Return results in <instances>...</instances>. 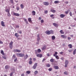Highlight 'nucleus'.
I'll return each instance as SVG.
<instances>
[{
  "instance_id": "1",
  "label": "nucleus",
  "mask_w": 76,
  "mask_h": 76,
  "mask_svg": "<svg viewBox=\"0 0 76 76\" xmlns=\"http://www.w3.org/2000/svg\"><path fill=\"white\" fill-rule=\"evenodd\" d=\"M16 55L18 57H24V56L25 55L24 54L21 53H16Z\"/></svg>"
},
{
  "instance_id": "2",
  "label": "nucleus",
  "mask_w": 76,
  "mask_h": 76,
  "mask_svg": "<svg viewBox=\"0 0 76 76\" xmlns=\"http://www.w3.org/2000/svg\"><path fill=\"white\" fill-rule=\"evenodd\" d=\"M13 42L11 41V42L10 43V49H12L13 48Z\"/></svg>"
},
{
  "instance_id": "3",
  "label": "nucleus",
  "mask_w": 76,
  "mask_h": 76,
  "mask_svg": "<svg viewBox=\"0 0 76 76\" xmlns=\"http://www.w3.org/2000/svg\"><path fill=\"white\" fill-rule=\"evenodd\" d=\"M37 41L39 42L40 41V38L39 37V34H38L37 36Z\"/></svg>"
},
{
  "instance_id": "4",
  "label": "nucleus",
  "mask_w": 76,
  "mask_h": 76,
  "mask_svg": "<svg viewBox=\"0 0 76 76\" xmlns=\"http://www.w3.org/2000/svg\"><path fill=\"white\" fill-rule=\"evenodd\" d=\"M37 66V63H35L34 65L33 66L32 68L34 69H35L36 67Z\"/></svg>"
},
{
  "instance_id": "5",
  "label": "nucleus",
  "mask_w": 76,
  "mask_h": 76,
  "mask_svg": "<svg viewBox=\"0 0 76 76\" xmlns=\"http://www.w3.org/2000/svg\"><path fill=\"white\" fill-rule=\"evenodd\" d=\"M61 37L64 39H67V36L64 35H61Z\"/></svg>"
},
{
  "instance_id": "6",
  "label": "nucleus",
  "mask_w": 76,
  "mask_h": 76,
  "mask_svg": "<svg viewBox=\"0 0 76 76\" xmlns=\"http://www.w3.org/2000/svg\"><path fill=\"white\" fill-rule=\"evenodd\" d=\"M43 3L44 5L45 6H48L49 5V3L48 2H44Z\"/></svg>"
},
{
  "instance_id": "7",
  "label": "nucleus",
  "mask_w": 76,
  "mask_h": 76,
  "mask_svg": "<svg viewBox=\"0 0 76 76\" xmlns=\"http://www.w3.org/2000/svg\"><path fill=\"white\" fill-rule=\"evenodd\" d=\"M45 33L48 35H50L51 34V32L49 30L46 31Z\"/></svg>"
},
{
  "instance_id": "8",
  "label": "nucleus",
  "mask_w": 76,
  "mask_h": 76,
  "mask_svg": "<svg viewBox=\"0 0 76 76\" xmlns=\"http://www.w3.org/2000/svg\"><path fill=\"white\" fill-rule=\"evenodd\" d=\"M37 57H39L40 58H41V57H42V54H38L37 55Z\"/></svg>"
},
{
  "instance_id": "9",
  "label": "nucleus",
  "mask_w": 76,
  "mask_h": 76,
  "mask_svg": "<svg viewBox=\"0 0 76 76\" xmlns=\"http://www.w3.org/2000/svg\"><path fill=\"white\" fill-rule=\"evenodd\" d=\"M13 15H14V16H20L19 14L15 13H14L13 14Z\"/></svg>"
},
{
  "instance_id": "10",
  "label": "nucleus",
  "mask_w": 76,
  "mask_h": 76,
  "mask_svg": "<svg viewBox=\"0 0 76 76\" xmlns=\"http://www.w3.org/2000/svg\"><path fill=\"white\" fill-rule=\"evenodd\" d=\"M53 26H55V27H58V25L56 23H53Z\"/></svg>"
},
{
  "instance_id": "11",
  "label": "nucleus",
  "mask_w": 76,
  "mask_h": 76,
  "mask_svg": "<svg viewBox=\"0 0 76 76\" xmlns=\"http://www.w3.org/2000/svg\"><path fill=\"white\" fill-rule=\"evenodd\" d=\"M1 24L2 26H5V25L4 24V23L3 22V21H2L1 22Z\"/></svg>"
},
{
  "instance_id": "12",
  "label": "nucleus",
  "mask_w": 76,
  "mask_h": 76,
  "mask_svg": "<svg viewBox=\"0 0 76 76\" xmlns=\"http://www.w3.org/2000/svg\"><path fill=\"white\" fill-rule=\"evenodd\" d=\"M65 16L66 15L63 14H61L60 15V17H61V18H64V17H65Z\"/></svg>"
},
{
  "instance_id": "13",
  "label": "nucleus",
  "mask_w": 76,
  "mask_h": 76,
  "mask_svg": "<svg viewBox=\"0 0 76 76\" xmlns=\"http://www.w3.org/2000/svg\"><path fill=\"white\" fill-rule=\"evenodd\" d=\"M54 69H56V70H57L58 69H59V67H58V66H54Z\"/></svg>"
},
{
  "instance_id": "14",
  "label": "nucleus",
  "mask_w": 76,
  "mask_h": 76,
  "mask_svg": "<svg viewBox=\"0 0 76 76\" xmlns=\"http://www.w3.org/2000/svg\"><path fill=\"white\" fill-rule=\"evenodd\" d=\"M14 51L15 52H16L17 53H20V52L21 51L20 50L18 49H15L14 50Z\"/></svg>"
},
{
  "instance_id": "15",
  "label": "nucleus",
  "mask_w": 76,
  "mask_h": 76,
  "mask_svg": "<svg viewBox=\"0 0 76 76\" xmlns=\"http://www.w3.org/2000/svg\"><path fill=\"white\" fill-rule=\"evenodd\" d=\"M28 22L30 23H32V20H31V18H29L28 19Z\"/></svg>"
},
{
  "instance_id": "16",
  "label": "nucleus",
  "mask_w": 76,
  "mask_h": 76,
  "mask_svg": "<svg viewBox=\"0 0 76 76\" xmlns=\"http://www.w3.org/2000/svg\"><path fill=\"white\" fill-rule=\"evenodd\" d=\"M36 12H35L34 11H33L32 12V15H33V16H35V15Z\"/></svg>"
},
{
  "instance_id": "17",
  "label": "nucleus",
  "mask_w": 76,
  "mask_h": 76,
  "mask_svg": "<svg viewBox=\"0 0 76 76\" xmlns=\"http://www.w3.org/2000/svg\"><path fill=\"white\" fill-rule=\"evenodd\" d=\"M15 36L18 38V37H19V35L17 33H15Z\"/></svg>"
},
{
  "instance_id": "18",
  "label": "nucleus",
  "mask_w": 76,
  "mask_h": 76,
  "mask_svg": "<svg viewBox=\"0 0 76 76\" xmlns=\"http://www.w3.org/2000/svg\"><path fill=\"white\" fill-rule=\"evenodd\" d=\"M5 67L6 69H9L10 68V66L9 65H6L5 66Z\"/></svg>"
},
{
  "instance_id": "19",
  "label": "nucleus",
  "mask_w": 76,
  "mask_h": 76,
  "mask_svg": "<svg viewBox=\"0 0 76 76\" xmlns=\"http://www.w3.org/2000/svg\"><path fill=\"white\" fill-rule=\"evenodd\" d=\"M50 11L51 12H53V13H55L56 12V10L52 9L50 10Z\"/></svg>"
},
{
  "instance_id": "20",
  "label": "nucleus",
  "mask_w": 76,
  "mask_h": 76,
  "mask_svg": "<svg viewBox=\"0 0 76 76\" xmlns=\"http://www.w3.org/2000/svg\"><path fill=\"white\" fill-rule=\"evenodd\" d=\"M52 40H54L56 39V37L54 36H53L51 37Z\"/></svg>"
},
{
  "instance_id": "21",
  "label": "nucleus",
  "mask_w": 76,
  "mask_h": 76,
  "mask_svg": "<svg viewBox=\"0 0 76 76\" xmlns=\"http://www.w3.org/2000/svg\"><path fill=\"white\" fill-rule=\"evenodd\" d=\"M60 32L61 34H64V32L63 31V30H61L60 31Z\"/></svg>"
},
{
  "instance_id": "22",
  "label": "nucleus",
  "mask_w": 76,
  "mask_h": 76,
  "mask_svg": "<svg viewBox=\"0 0 76 76\" xmlns=\"http://www.w3.org/2000/svg\"><path fill=\"white\" fill-rule=\"evenodd\" d=\"M20 6L21 7V9H22L24 8V6H23V5L22 4H21Z\"/></svg>"
},
{
  "instance_id": "23",
  "label": "nucleus",
  "mask_w": 76,
  "mask_h": 76,
  "mask_svg": "<svg viewBox=\"0 0 76 76\" xmlns=\"http://www.w3.org/2000/svg\"><path fill=\"white\" fill-rule=\"evenodd\" d=\"M45 48H46V46L45 45L42 48V50H44Z\"/></svg>"
},
{
  "instance_id": "24",
  "label": "nucleus",
  "mask_w": 76,
  "mask_h": 76,
  "mask_svg": "<svg viewBox=\"0 0 76 76\" xmlns=\"http://www.w3.org/2000/svg\"><path fill=\"white\" fill-rule=\"evenodd\" d=\"M69 47V48H72V44H69L68 45Z\"/></svg>"
},
{
  "instance_id": "25",
  "label": "nucleus",
  "mask_w": 76,
  "mask_h": 76,
  "mask_svg": "<svg viewBox=\"0 0 76 76\" xmlns=\"http://www.w3.org/2000/svg\"><path fill=\"white\" fill-rule=\"evenodd\" d=\"M1 53L3 56H4V52H3V50H2L1 51Z\"/></svg>"
},
{
  "instance_id": "26",
  "label": "nucleus",
  "mask_w": 76,
  "mask_h": 76,
  "mask_svg": "<svg viewBox=\"0 0 76 76\" xmlns=\"http://www.w3.org/2000/svg\"><path fill=\"white\" fill-rule=\"evenodd\" d=\"M65 64H69V61L67 60H65Z\"/></svg>"
},
{
  "instance_id": "27",
  "label": "nucleus",
  "mask_w": 76,
  "mask_h": 76,
  "mask_svg": "<svg viewBox=\"0 0 76 76\" xmlns=\"http://www.w3.org/2000/svg\"><path fill=\"white\" fill-rule=\"evenodd\" d=\"M41 52V50H40V49H38L37 50V53H40Z\"/></svg>"
},
{
  "instance_id": "28",
  "label": "nucleus",
  "mask_w": 76,
  "mask_h": 76,
  "mask_svg": "<svg viewBox=\"0 0 76 76\" xmlns=\"http://www.w3.org/2000/svg\"><path fill=\"white\" fill-rule=\"evenodd\" d=\"M54 3H55V4H57V3H60V2H59L58 1H55Z\"/></svg>"
},
{
  "instance_id": "29",
  "label": "nucleus",
  "mask_w": 76,
  "mask_h": 76,
  "mask_svg": "<svg viewBox=\"0 0 76 76\" xmlns=\"http://www.w3.org/2000/svg\"><path fill=\"white\" fill-rule=\"evenodd\" d=\"M76 53V49H75L73 51V54H74V55H75Z\"/></svg>"
},
{
  "instance_id": "30",
  "label": "nucleus",
  "mask_w": 76,
  "mask_h": 76,
  "mask_svg": "<svg viewBox=\"0 0 76 76\" xmlns=\"http://www.w3.org/2000/svg\"><path fill=\"white\" fill-rule=\"evenodd\" d=\"M57 54H58V53H57V52H55V54H53V56H54V57H55V56H56V55H57Z\"/></svg>"
},
{
  "instance_id": "31",
  "label": "nucleus",
  "mask_w": 76,
  "mask_h": 76,
  "mask_svg": "<svg viewBox=\"0 0 76 76\" xmlns=\"http://www.w3.org/2000/svg\"><path fill=\"white\" fill-rule=\"evenodd\" d=\"M46 66L48 67H50V64H46Z\"/></svg>"
},
{
  "instance_id": "32",
  "label": "nucleus",
  "mask_w": 76,
  "mask_h": 76,
  "mask_svg": "<svg viewBox=\"0 0 76 76\" xmlns=\"http://www.w3.org/2000/svg\"><path fill=\"white\" fill-rule=\"evenodd\" d=\"M27 74H30L31 73V72L29 71H27L26 72Z\"/></svg>"
},
{
  "instance_id": "33",
  "label": "nucleus",
  "mask_w": 76,
  "mask_h": 76,
  "mask_svg": "<svg viewBox=\"0 0 76 76\" xmlns=\"http://www.w3.org/2000/svg\"><path fill=\"white\" fill-rule=\"evenodd\" d=\"M5 11L6 12H7L8 13L9 12L10 10H9V9H7L5 10Z\"/></svg>"
},
{
  "instance_id": "34",
  "label": "nucleus",
  "mask_w": 76,
  "mask_h": 76,
  "mask_svg": "<svg viewBox=\"0 0 76 76\" xmlns=\"http://www.w3.org/2000/svg\"><path fill=\"white\" fill-rule=\"evenodd\" d=\"M50 62H54V59L51 58L50 59Z\"/></svg>"
},
{
  "instance_id": "35",
  "label": "nucleus",
  "mask_w": 76,
  "mask_h": 76,
  "mask_svg": "<svg viewBox=\"0 0 76 76\" xmlns=\"http://www.w3.org/2000/svg\"><path fill=\"white\" fill-rule=\"evenodd\" d=\"M50 32L51 34H54V31H53V30H51L50 31Z\"/></svg>"
},
{
  "instance_id": "36",
  "label": "nucleus",
  "mask_w": 76,
  "mask_h": 76,
  "mask_svg": "<svg viewBox=\"0 0 76 76\" xmlns=\"http://www.w3.org/2000/svg\"><path fill=\"white\" fill-rule=\"evenodd\" d=\"M28 55L26 54V55L25 56L24 58L25 59H26V58H28Z\"/></svg>"
},
{
  "instance_id": "37",
  "label": "nucleus",
  "mask_w": 76,
  "mask_h": 76,
  "mask_svg": "<svg viewBox=\"0 0 76 76\" xmlns=\"http://www.w3.org/2000/svg\"><path fill=\"white\" fill-rule=\"evenodd\" d=\"M38 73V72L37 71H36L34 72V74L35 75H37Z\"/></svg>"
},
{
  "instance_id": "38",
  "label": "nucleus",
  "mask_w": 76,
  "mask_h": 76,
  "mask_svg": "<svg viewBox=\"0 0 76 76\" xmlns=\"http://www.w3.org/2000/svg\"><path fill=\"white\" fill-rule=\"evenodd\" d=\"M32 63V62L31 61H30L29 62V64H31Z\"/></svg>"
},
{
  "instance_id": "39",
  "label": "nucleus",
  "mask_w": 76,
  "mask_h": 76,
  "mask_svg": "<svg viewBox=\"0 0 76 76\" xmlns=\"http://www.w3.org/2000/svg\"><path fill=\"white\" fill-rule=\"evenodd\" d=\"M64 74L66 75H68V73L66 72H64Z\"/></svg>"
},
{
  "instance_id": "40",
  "label": "nucleus",
  "mask_w": 76,
  "mask_h": 76,
  "mask_svg": "<svg viewBox=\"0 0 76 76\" xmlns=\"http://www.w3.org/2000/svg\"><path fill=\"white\" fill-rule=\"evenodd\" d=\"M10 2L11 3H13V0H10Z\"/></svg>"
},
{
  "instance_id": "41",
  "label": "nucleus",
  "mask_w": 76,
  "mask_h": 76,
  "mask_svg": "<svg viewBox=\"0 0 76 76\" xmlns=\"http://www.w3.org/2000/svg\"><path fill=\"white\" fill-rule=\"evenodd\" d=\"M8 14H7V16H9L10 17V16H11V15H10V12H8Z\"/></svg>"
},
{
  "instance_id": "42",
  "label": "nucleus",
  "mask_w": 76,
  "mask_h": 76,
  "mask_svg": "<svg viewBox=\"0 0 76 76\" xmlns=\"http://www.w3.org/2000/svg\"><path fill=\"white\" fill-rule=\"evenodd\" d=\"M45 13V14H47L48 13V11L46 10L44 12Z\"/></svg>"
},
{
  "instance_id": "43",
  "label": "nucleus",
  "mask_w": 76,
  "mask_h": 76,
  "mask_svg": "<svg viewBox=\"0 0 76 76\" xmlns=\"http://www.w3.org/2000/svg\"><path fill=\"white\" fill-rule=\"evenodd\" d=\"M55 57L57 59H59V57H58V56H56Z\"/></svg>"
},
{
  "instance_id": "44",
  "label": "nucleus",
  "mask_w": 76,
  "mask_h": 76,
  "mask_svg": "<svg viewBox=\"0 0 76 76\" xmlns=\"http://www.w3.org/2000/svg\"><path fill=\"white\" fill-rule=\"evenodd\" d=\"M44 20L43 19H42L41 20V23H44Z\"/></svg>"
},
{
  "instance_id": "45",
  "label": "nucleus",
  "mask_w": 76,
  "mask_h": 76,
  "mask_svg": "<svg viewBox=\"0 0 76 76\" xmlns=\"http://www.w3.org/2000/svg\"><path fill=\"white\" fill-rule=\"evenodd\" d=\"M69 14L70 16H72V12H70L69 13Z\"/></svg>"
},
{
  "instance_id": "46",
  "label": "nucleus",
  "mask_w": 76,
  "mask_h": 76,
  "mask_svg": "<svg viewBox=\"0 0 76 76\" xmlns=\"http://www.w3.org/2000/svg\"><path fill=\"white\" fill-rule=\"evenodd\" d=\"M15 27L16 28H19V25H16L15 26Z\"/></svg>"
},
{
  "instance_id": "47",
  "label": "nucleus",
  "mask_w": 76,
  "mask_h": 76,
  "mask_svg": "<svg viewBox=\"0 0 76 76\" xmlns=\"http://www.w3.org/2000/svg\"><path fill=\"white\" fill-rule=\"evenodd\" d=\"M50 18H53V16H54V15L53 14H52L50 16Z\"/></svg>"
},
{
  "instance_id": "48",
  "label": "nucleus",
  "mask_w": 76,
  "mask_h": 76,
  "mask_svg": "<svg viewBox=\"0 0 76 76\" xmlns=\"http://www.w3.org/2000/svg\"><path fill=\"white\" fill-rule=\"evenodd\" d=\"M16 9L17 10H19V7H17Z\"/></svg>"
},
{
  "instance_id": "49",
  "label": "nucleus",
  "mask_w": 76,
  "mask_h": 76,
  "mask_svg": "<svg viewBox=\"0 0 76 76\" xmlns=\"http://www.w3.org/2000/svg\"><path fill=\"white\" fill-rule=\"evenodd\" d=\"M65 14L66 15H67V14H68V13H69V12L67 11H65Z\"/></svg>"
},
{
  "instance_id": "50",
  "label": "nucleus",
  "mask_w": 76,
  "mask_h": 76,
  "mask_svg": "<svg viewBox=\"0 0 76 76\" xmlns=\"http://www.w3.org/2000/svg\"><path fill=\"white\" fill-rule=\"evenodd\" d=\"M35 53L36 54H38V51L37 50H35Z\"/></svg>"
},
{
  "instance_id": "51",
  "label": "nucleus",
  "mask_w": 76,
  "mask_h": 76,
  "mask_svg": "<svg viewBox=\"0 0 76 76\" xmlns=\"http://www.w3.org/2000/svg\"><path fill=\"white\" fill-rule=\"evenodd\" d=\"M49 71H51L52 70V68H49L48 69Z\"/></svg>"
},
{
  "instance_id": "52",
  "label": "nucleus",
  "mask_w": 76,
  "mask_h": 76,
  "mask_svg": "<svg viewBox=\"0 0 76 76\" xmlns=\"http://www.w3.org/2000/svg\"><path fill=\"white\" fill-rule=\"evenodd\" d=\"M68 40H70V39H71V38H70V37H68Z\"/></svg>"
},
{
  "instance_id": "53",
  "label": "nucleus",
  "mask_w": 76,
  "mask_h": 76,
  "mask_svg": "<svg viewBox=\"0 0 76 76\" xmlns=\"http://www.w3.org/2000/svg\"><path fill=\"white\" fill-rule=\"evenodd\" d=\"M13 58H16V56H15V55H13Z\"/></svg>"
},
{
  "instance_id": "54",
  "label": "nucleus",
  "mask_w": 76,
  "mask_h": 76,
  "mask_svg": "<svg viewBox=\"0 0 76 76\" xmlns=\"http://www.w3.org/2000/svg\"><path fill=\"white\" fill-rule=\"evenodd\" d=\"M45 58H44L42 61V62H44V61H45Z\"/></svg>"
},
{
  "instance_id": "55",
  "label": "nucleus",
  "mask_w": 76,
  "mask_h": 76,
  "mask_svg": "<svg viewBox=\"0 0 76 76\" xmlns=\"http://www.w3.org/2000/svg\"><path fill=\"white\" fill-rule=\"evenodd\" d=\"M67 64H65V67H67Z\"/></svg>"
},
{
  "instance_id": "56",
  "label": "nucleus",
  "mask_w": 76,
  "mask_h": 76,
  "mask_svg": "<svg viewBox=\"0 0 76 76\" xmlns=\"http://www.w3.org/2000/svg\"><path fill=\"white\" fill-rule=\"evenodd\" d=\"M3 58H4V59H6V56H3Z\"/></svg>"
},
{
  "instance_id": "57",
  "label": "nucleus",
  "mask_w": 76,
  "mask_h": 76,
  "mask_svg": "<svg viewBox=\"0 0 76 76\" xmlns=\"http://www.w3.org/2000/svg\"><path fill=\"white\" fill-rule=\"evenodd\" d=\"M16 60H17V58H16L14 60L15 62H16Z\"/></svg>"
},
{
  "instance_id": "58",
  "label": "nucleus",
  "mask_w": 76,
  "mask_h": 76,
  "mask_svg": "<svg viewBox=\"0 0 76 76\" xmlns=\"http://www.w3.org/2000/svg\"><path fill=\"white\" fill-rule=\"evenodd\" d=\"M68 51H69V53H71V52H72V50H68Z\"/></svg>"
},
{
  "instance_id": "59",
  "label": "nucleus",
  "mask_w": 76,
  "mask_h": 76,
  "mask_svg": "<svg viewBox=\"0 0 76 76\" xmlns=\"http://www.w3.org/2000/svg\"><path fill=\"white\" fill-rule=\"evenodd\" d=\"M26 23V24H28V21H25Z\"/></svg>"
},
{
  "instance_id": "60",
  "label": "nucleus",
  "mask_w": 76,
  "mask_h": 76,
  "mask_svg": "<svg viewBox=\"0 0 76 76\" xmlns=\"http://www.w3.org/2000/svg\"><path fill=\"white\" fill-rule=\"evenodd\" d=\"M0 44H3V42L1 41L0 40Z\"/></svg>"
},
{
  "instance_id": "61",
  "label": "nucleus",
  "mask_w": 76,
  "mask_h": 76,
  "mask_svg": "<svg viewBox=\"0 0 76 76\" xmlns=\"http://www.w3.org/2000/svg\"><path fill=\"white\" fill-rule=\"evenodd\" d=\"M47 56L49 57V56H50V54H49V53H48L47 54Z\"/></svg>"
},
{
  "instance_id": "62",
  "label": "nucleus",
  "mask_w": 76,
  "mask_h": 76,
  "mask_svg": "<svg viewBox=\"0 0 76 76\" xmlns=\"http://www.w3.org/2000/svg\"><path fill=\"white\" fill-rule=\"evenodd\" d=\"M33 61H36V59L35 58H33Z\"/></svg>"
},
{
  "instance_id": "63",
  "label": "nucleus",
  "mask_w": 76,
  "mask_h": 76,
  "mask_svg": "<svg viewBox=\"0 0 76 76\" xmlns=\"http://www.w3.org/2000/svg\"><path fill=\"white\" fill-rule=\"evenodd\" d=\"M19 33L20 34H22V31H19Z\"/></svg>"
},
{
  "instance_id": "64",
  "label": "nucleus",
  "mask_w": 76,
  "mask_h": 76,
  "mask_svg": "<svg viewBox=\"0 0 76 76\" xmlns=\"http://www.w3.org/2000/svg\"><path fill=\"white\" fill-rule=\"evenodd\" d=\"M21 76H24V74H22L21 75Z\"/></svg>"
}]
</instances>
